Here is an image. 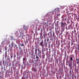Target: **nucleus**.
<instances>
[{"label":"nucleus","mask_w":79,"mask_h":79,"mask_svg":"<svg viewBox=\"0 0 79 79\" xmlns=\"http://www.w3.org/2000/svg\"><path fill=\"white\" fill-rule=\"evenodd\" d=\"M38 56H39V57H40V58L41 57V53H38Z\"/></svg>","instance_id":"8"},{"label":"nucleus","mask_w":79,"mask_h":79,"mask_svg":"<svg viewBox=\"0 0 79 79\" xmlns=\"http://www.w3.org/2000/svg\"><path fill=\"white\" fill-rule=\"evenodd\" d=\"M38 53H41V50H40L39 49H38Z\"/></svg>","instance_id":"9"},{"label":"nucleus","mask_w":79,"mask_h":79,"mask_svg":"<svg viewBox=\"0 0 79 79\" xmlns=\"http://www.w3.org/2000/svg\"><path fill=\"white\" fill-rule=\"evenodd\" d=\"M37 53V51H35V53Z\"/></svg>","instance_id":"33"},{"label":"nucleus","mask_w":79,"mask_h":79,"mask_svg":"<svg viewBox=\"0 0 79 79\" xmlns=\"http://www.w3.org/2000/svg\"><path fill=\"white\" fill-rule=\"evenodd\" d=\"M54 36H55V32L53 31V37H54Z\"/></svg>","instance_id":"13"},{"label":"nucleus","mask_w":79,"mask_h":79,"mask_svg":"<svg viewBox=\"0 0 79 79\" xmlns=\"http://www.w3.org/2000/svg\"><path fill=\"white\" fill-rule=\"evenodd\" d=\"M55 31H56V28H55Z\"/></svg>","instance_id":"30"},{"label":"nucleus","mask_w":79,"mask_h":79,"mask_svg":"<svg viewBox=\"0 0 79 79\" xmlns=\"http://www.w3.org/2000/svg\"><path fill=\"white\" fill-rule=\"evenodd\" d=\"M73 31H72V34H73Z\"/></svg>","instance_id":"35"},{"label":"nucleus","mask_w":79,"mask_h":79,"mask_svg":"<svg viewBox=\"0 0 79 79\" xmlns=\"http://www.w3.org/2000/svg\"><path fill=\"white\" fill-rule=\"evenodd\" d=\"M49 50H50V49H49Z\"/></svg>","instance_id":"44"},{"label":"nucleus","mask_w":79,"mask_h":79,"mask_svg":"<svg viewBox=\"0 0 79 79\" xmlns=\"http://www.w3.org/2000/svg\"><path fill=\"white\" fill-rule=\"evenodd\" d=\"M73 44V40H72V44Z\"/></svg>","instance_id":"32"},{"label":"nucleus","mask_w":79,"mask_h":79,"mask_svg":"<svg viewBox=\"0 0 79 79\" xmlns=\"http://www.w3.org/2000/svg\"><path fill=\"white\" fill-rule=\"evenodd\" d=\"M5 54H6V51Z\"/></svg>","instance_id":"34"},{"label":"nucleus","mask_w":79,"mask_h":79,"mask_svg":"<svg viewBox=\"0 0 79 79\" xmlns=\"http://www.w3.org/2000/svg\"><path fill=\"white\" fill-rule=\"evenodd\" d=\"M63 42H66V40H64V41H63Z\"/></svg>","instance_id":"28"},{"label":"nucleus","mask_w":79,"mask_h":79,"mask_svg":"<svg viewBox=\"0 0 79 79\" xmlns=\"http://www.w3.org/2000/svg\"><path fill=\"white\" fill-rule=\"evenodd\" d=\"M23 61H26V58L25 57L23 58Z\"/></svg>","instance_id":"16"},{"label":"nucleus","mask_w":79,"mask_h":79,"mask_svg":"<svg viewBox=\"0 0 79 79\" xmlns=\"http://www.w3.org/2000/svg\"><path fill=\"white\" fill-rule=\"evenodd\" d=\"M45 57V55H44L43 56V57L44 58Z\"/></svg>","instance_id":"31"},{"label":"nucleus","mask_w":79,"mask_h":79,"mask_svg":"<svg viewBox=\"0 0 79 79\" xmlns=\"http://www.w3.org/2000/svg\"><path fill=\"white\" fill-rule=\"evenodd\" d=\"M0 74H1V72L0 71Z\"/></svg>","instance_id":"40"},{"label":"nucleus","mask_w":79,"mask_h":79,"mask_svg":"<svg viewBox=\"0 0 79 79\" xmlns=\"http://www.w3.org/2000/svg\"><path fill=\"white\" fill-rule=\"evenodd\" d=\"M9 66H10V64H9Z\"/></svg>","instance_id":"43"},{"label":"nucleus","mask_w":79,"mask_h":79,"mask_svg":"<svg viewBox=\"0 0 79 79\" xmlns=\"http://www.w3.org/2000/svg\"><path fill=\"white\" fill-rule=\"evenodd\" d=\"M48 41H49V39H47V42H48Z\"/></svg>","instance_id":"26"},{"label":"nucleus","mask_w":79,"mask_h":79,"mask_svg":"<svg viewBox=\"0 0 79 79\" xmlns=\"http://www.w3.org/2000/svg\"><path fill=\"white\" fill-rule=\"evenodd\" d=\"M10 46H11V45H10H10H9V47H10Z\"/></svg>","instance_id":"38"},{"label":"nucleus","mask_w":79,"mask_h":79,"mask_svg":"<svg viewBox=\"0 0 79 79\" xmlns=\"http://www.w3.org/2000/svg\"><path fill=\"white\" fill-rule=\"evenodd\" d=\"M69 34V32H68V31H66V35H68Z\"/></svg>","instance_id":"18"},{"label":"nucleus","mask_w":79,"mask_h":79,"mask_svg":"<svg viewBox=\"0 0 79 79\" xmlns=\"http://www.w3.org/2000/svg\"><path fill=\"white\" fill-rule=\"evenodd\" d=\"M73 65H74V62H73Z\"/></svg>","instance_id":"37"},{"label":"nucleus","mask_w":79,"mask_h":79,"mask_svg":"<svg viewBox=\"0 0 79 79\" xmlns=\"http://www.w3.org/2000/svg\"><path fill=\"white\" fill-rule=\"evenodd\" d=\"M70 60H71V61H73V57H70Z\"/></svg>","instance_id":"22"},{"label":"nucleus","mask_w":79,"mask_h":79,"mask_svg":"<svg viewBox=\"0 0 79 79\" xmlns=\"http://www.w3.org/2000/svg\"><path fill=\"white\" fill-rule=\"evenodd\" d=\"M65 19L66 20V19Z\"/></svg>","instance_id":"45"},{"label":"nucleus","mask_w":79,"mask_h":79,"mask_svg":"<svg viewBox=\"0 0 79 79\" xmlns=\"http://www.w3.org/2000/svg\"><path fill=\"white\" fill-rule=\"evenodd\" d=\"M69 65L70 68L71 67V64L70 63L69 64Z\"/></svg>","instance_id":"17"},{"label":"nucleus","mask_w":79,"mask_h":79,"mask_svg":"<svg viewBox=\"0 0 79 79\" xmlns=\"http://www.w3.org/2000/svg\"><path fill=\"white\" fill-rule=\"evenodd\" d=\"M22 79H24V78H22Z\"/></svg>","instance_id":"39"},{"label":"nucleus","mask_w":79,"mask_h":79,"mask_svg":"<svg viewBox=\"0 0 79 79\" xmlns=\"http://www.w3.org/2000/svg\"><path fill=\"white\" fill-rule=\"evenodd\" d=\"M76 61H77V64H79V57L78 58V59L77 58L76 59Z\"/></svg>","instance_id":"6"},{"label":"nucleus","mask_w":79,"mask_h":79,"mask_svg":"<svg viewBox=\"0 0 79 79\" xmlns=\"http://www.w3.org/2000/svg\"><path fill=\"white\" fill-rule=\"evenodd\" d=\"M4 48L6 51V50H7V47L6 46Z\"/></svg>","instance_id":"12"},{"label":"nucleus","mask_w":79,"mask_h":79,"mask_svg":"<svg viewBox=\"0 0 79 79\" xmlns=\"http://www.w3.org/2000/svg\"><path fill=\"white\" fill-rule=\"evenodd\" d=\"M77 49H78V50H79V45H77Z\"/></svg>","instance_id":"19"},{"label":"nucleus","mask_w":79,"mask_h":79,"mask_svg":"<svg viewBox=\"0 0 79 79\" xmlns=\"http://www.w3.org/2000/svg\"><path fill=\"white\" fill-rule=\"evenodd\" d=\"M50 37H51V38H52V33H51Z\"/></svg>","instance_id":"14"},{"label":"nucleus","mask_w":79,"mask_h":79,"mask_svg":"<svg viewBox=\"0 0 79 79\" xmlns=\"http://www.w3.org/2000/svg\"><path fill=\"white\" fill-rule=\"evenodd\" d=\"M14 47H16V48H18V47H17V45L15 44Z\"/></svg>","instance_id":"11"},{"label":"nucleus","mask_w":79,"mask_h":79,"mask_svg":"<svg viewBox=\"0 0 79 79\" xmlns=\"http://www.w3.org/2000/svg\"><path fill=\"white\" fill-rule=\"evenodd\" d=\"M10 57H11V58H12L13 57V55H11V54H10Z\"/></svg>","instance_id":"24"},{"label":"nucleus","mask_w":79,"mask_h":79,"mask_svg":"<svg viewBox=\"0 0 79 79\" xmlns=\"http://www.w3.org/2000/svg\"><path fill=\"white\" fill-rule=\"evenodd\" d=\"M42 36V35H41V36H40V37H41V36Z\"/></svg>","instance_id":"42"},{"label":"nucleus","mask_w":79,"mask_h":79,"mask_svg":"<svg viewBox=\"0 0 79 79\" xmlns=\"http://www.w3.org/2000/svg\"><path fill=\"white\" fill-rule=\"evenodd\" d=\"M44 45L46 47H47V43H46L45 44H44Z\"/></svg>","instance_id":"10"},{"label":"nucleus","mask_w":79,"mask_h":79,"mask_svg":"<svg viewBox=\"0 0 79 79\" xmlns=\"http://www.w3.org/2000/svg\"><path fill=\"white\" fill-rule=\"evenodd\" d=\"M13 46H14V43L13 42L11 43V48H13Z\"/></svg>","instance_id":"7"},{"label":"nucleus","mask_w":79,"mask_h":79,"mask_svg":"<svg viewBox=\"0 0 79 79\" xmlns=\"http://www.w3.org/2000/svg\"><path fill=\"white\" fill-rule=\"evenodd\" d=\"M40 45H41L42 47H44V45H43V43L42 42L40 43Z\"/></svg>","instance_id":"4"},{"label":"nucleus","mask_w":79,"mask_h":79,"mask_svg":"<svg viewBox=\"0 0 79 79\" xmlns=\"http://www.w3.org/2000/svg\"><path fill=\"white\" fill-rule=\"evenodd\" d=\"M23 28L24 30H25V31H27V29H28V27L26 26H24L23 27Z\"/></svg>","instance_id":"2"},{"label":"nucleus","mask_w":79,"mask_h":79,"mask_svg":"<svg viewBox=\"0 0 79 79\" xmlns=\"http://www.w3.org/2000/svg\"><path fill=\"white\" fill-rule=\"evenodd\" d=\"M61 43H62H62H63V41L62 40H61Z\"/></svg>","instance_id":"29"},{"label":"nucleus","mask_w":79,"mask_h":79,"mask_svg":"<svg viewBox=\"0 0 79 79\" xmlns=\"http://www.w3.org/2000/svg\"><path fill=\"white\" fill-rule=\"evenodd\" d=\"M35 51H37V49H35Z\"/></svg>","instance_id":"36"},{"label":"nucleus","mask_w":79,"mask_h":79,"mask_svg":"<svg viewBox=\"0 0 79 79\" xmlns=\"http://www.w3.org/2000/svg\"><path fill=\"white\" fill-rule=\"evenodd\" d=\"M36 59H39V57H38V56H37V55H36Z\"/></svg>","instance_id":"15"},{"label":"nucleus","mask_w":79,"mask_h":79,"mask_svg":"<svg viewBox=\"0 0 79 79\" xmlns=\"http://www.w3.org/2000/svg\"><path fill=\"white\" fill-rule=\"evenodd\" d=\"M24 44L22 43L21 46L22 47H23V46H24Z\"/></svg>","instance_id":"21"},{"label":"nucleus","mask_w":79,"mask_h":79,"mask_svg":"<svg viewBox=\"0 0 79 79\" xmlns=\"http://www.w3.org/2000/svg\"><path fill=\"white\" fill-rule=\"evenodd\" d=\"M12 50H13V48H12L11 47L10 49V51H12Z\"/></svg>","instance_id":"20"},{"label":"nucleus","mask_w":79,"mask_h":79,"mask_svg":"<svg viewBox=\"0 0 79 79\" xmlns=\"http://www.w3.org/2000/svg\"><path fill=\"white\" fill-rule=\"evenodd\" d=\"M64 26H65L64 23H63V22L62 21L61 24V27L62 28H63V27H64Z\"/></svg>","instance_id":"1"},{"label":"nucleus","mask_w":79,"mask_h":79,"mask_svg":"<svg viewBox=\"0 0 79 79\" xmlns=\"http://www.w3.org/2000/svg\"><path fill=\"white\" fill-rule=\"evenodd\" d=\"M42 52H44L45 51V48H44V47H42Z\"/></svg>","instance_id":"3"},{"label":"nucleus","mask_w":79,"mask_h":79,"mask_svg":"<svg viewBox=\"0 0 79 79\" xmlns=\"http://www.w3.org/2000/svg\"><path fill=\"white\" fill-rule=\"evenodd\" d=\"M60 14H57V16H60Z\"/></svg>","instance_id":"25"},{"label":"nucleus","mask_w":79,"mask_h":79,"mask_svg":"<svg viewBox=\"0 0 79 79\" xmlns=\"http://www.w3.org/2000/svg\"><path fill=\"white\" fill-rule=\"evenodd\" d=\"M31 55H33V54H31Z\"/></svg>","instance_id":"41"},{"label":"nucleus","mask_w":79,"mask_h":79,"mask_svg":"<svg viewBox=\"0 0 79 79\" xmlns=\"http://www.w3.org/2000/svg\"><path fill=\"white\" fill-rule=\"evenodd\" d=\"M16 57V55H14V58H15Z\"/></svg>","instance_id":"27"},{"label":"nucleus","mask_w":79,"mask_h":79,"mask_svg":"<svg viewBox=\"0 0 79 79\" xmlns=\"http://www.w3.org/2000/svg\"><path fill=\"white\" fill-rule=\"evenodd\" d=\"M72 29V25L71 24L69 26V29Z\"/></svg>","instance_id":"5"},{"label":"nucleus","mask_w":79,"mask_h":79,"mask_svg":"<svg viewBox=\"0 0 79 79\" xmlns=\"http://www.w3.org/2000/svg\"><path fill=\"white\" fill-rule=\"evenodd\" d=\"M34 71H37V69H35V68L34 69Z\"/></svg>","instance_id":"23"}]
</instances>
